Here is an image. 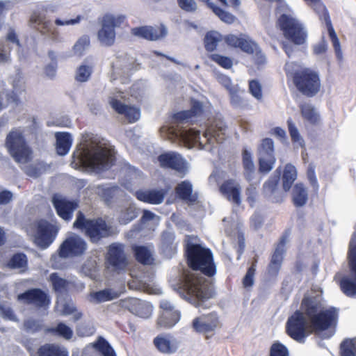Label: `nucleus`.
<instances>
[{"label":"nucleus","mask_w":356,"mask_h":356,"mask_svg":"<svg viewBox=\"0 0 356 356\" xmlns=\"http://www.w3.org/2000/svg\"><path fill=\"white\" fill-rule=\"evenodd\" d=\"M314 293L310 292L305 296L300 309L287 321V334L298 342H303L313 332L320 334L336 323L337 310L323 307L321 295Z\"/></svg>","instance_id":"nucleus-1"},{"label":"nucleus","mask_w":356,"mask_h":356,"mask_svg":"<svg viewBox=\"0 0 356 356\" xmlns=\"http://www.w3.org/2000/svg\"><path fill=\"white\" fill-rule=\"evenodd\" d=\"M203 111L202 104L193 100L191 110L175 114L173 125L163 126L160 129L161 136L170 140L179 139L188 148L198 145L200 149L211 150L210 145L213 144V140L221 143L225 138L226 126L222 121L216 120L207 128L202 136H200L198 131L181 125L185 122L193 121V118L200 116Z\"/></svg>","instance_id":"nucleus-2"},{"label":"nucleus","mask_w":356,"mask_h":356,"mask_svg":"<svg viewBox=\"0 0 356 356\" xmlns=\"http://www.w3.org/2000/svg\"><path fill=\"white\" fill-rule=\"evenodd\" d=\"M75 161L94 171L109 168L114 160V151L104 140L91 139L73 154Z\"/></svg>","instance_id":"nucleus-3"},{"label":"nucleus","mask_w":356,"mask_h":356,"mask_svg":"<svg viewBox=\"0 0 356 356\" xmlns=\"http://www.w3.org/2000/svg\"><path fill=\"white\" fill-rule=\"evenodd\" d=\"M198 241L196 236L186 237L188 262L193 270H200L202 273L211 277L216 272L212 254L208 249L200 245Z\"/></svg>","instance_id":"nucleus-4"},{"label":"nucleus","mask_w":356,"mask_h":356,"mask_svg":"<svg viewBox=\"0 0 356 356\" xmlns=\"http://www.w3.org/2000/svg\"><path fill=\"white\" fill-rule=\"evenodd\" d=\"M184 291L190 296V301H194L196 307H209L207 300L210 298L209 282L199 273H190L184 277Z\"/></svg>","instance_id":"nucleus-5"},{"label":"nucleus","mask_w":356,"mask_h":356,"mask_svg":"<svg viewBox=\"0 0 356 356\" xmlns=\"http://www.w3.org/2000/svg\"><path fill=\"white\" fill-rule=\"evenodd\" d=\"M59 229L58 225L42 219L30 223L26 229L33 242L41 249H46L53 243Z\"/></svg>","instance_id":"nucleus-6"},{"label":"nucleus","mask_w":356,"mask_h":356,"mask_svg":"<svg viewBox=\"0 0 356 356\" xmlns=\"http://www.w3.org/2000/svg\"><path fill=\"white\" fill-rule=\"evenodd\" d=\"M86 243L82 238L74 234H70L60 245L58 254L51 257V266L54 268H63V259L79 256L86 251Z\"/></svg>","instance_id":"nucleus-7"},{"label":"nucleus","mask_w":356,"mask_h":356,"mask_svg":"<svg viewBox=\"0 0 356 356\" xmlns=\"http://www.w3.org/2000/svg\"><path fill=\"white\" fill-rule=\"evenodd\" d=\"M5 145L17 163L25 164L32 159V151L26 145L21 129H12L6 137Z\"/></svg>","instance_id":"nucleus-8"},{"label":"nucleus","mask_w":356,"mask_h":356,"mask_svg":"<svg viewBox=\"0 0 356 356\" xmlns=\"http://www.w3.org/2000/svg\"><path fill=\"white\" fill-rule=\"evenodd\" d=\"M73 226L76 229H80L90 237L93 242L98 241L101 238L111 235L113 231L104 220H88L79 212Z\"/></svg>","instance_id":"nucleus-9"},{"label":"nucleus","mask_w":356,"mask_h":356,"mask_svg":"<svg viewBox=\"0 0 356 356\" xmlns=\"http://www.w3.org/2000/svg\"><path fill=\"white\" fill-rule=\"evenodd\" d=\"M294 84L302 94L308 97L316 95L321 88L318 72L309 68L296 76Z\"/></svg>","instance_id":"nucleus-10"},{"label":"nucleus","mask_w":356,"mask_h":356,"mask_svg":"<svg viewBox=\"0 0 356 356\" xmlns=\"http://www.w3.org/2000/svg\"><path fill=\"white\" fill-rule=\"evenodd\" d=\"M284 36L296 44L305 42L307 34L301 24L290 13H283L278 19Z\"/></svg>","instance_id":"nucleus-11"},{"label":"nucleus","mask_w":356,"mask_h":356,"mask_svg":"<svg viewBox=\"0 0 356 356\" xmlns=\"http://www.w3.org/2000/svg\"><path fill=\"white\" fill-rule=\"evenodd\" d=\"M284 36L296 44L305 42L307 34L301 24L290 13H283L278 19Z\"/></svg>","instance_id":"nucleus-12"},{"label":"nucleus","mask_w":356,"mask_h":356,"mask_svg":"<svg viewBox=\"0 0 356 356\" xmlns=\"http://www.w3.org/2000/svg\"><path fill=\"white\" fill-rule=\"evenodd\" d=\"M124 19L122 15H106L104 17L102 27L97 32V39L101 45L111 47L114 44L115 28L120 26Z\"/></svg>","instance_id":"nucleus-13"},{"label":"nucleus","mask_w":356,"mask_h":356,"mask_svg":"<svg viewBox=\"0 0 356 356\" xmlns=\"http://www.w3.org/2000/svg\"><path fill=\"white\" fill-rule=\"evenodd\" d=\"M123 92L117 91L109 96L110 106L119 114H123L130 123L138 121L140 118V108L136 106H130L124 104Z\"/></svg>","instance_id":"nucleus-14"},{"label":"nucleus","mask_w":356,"mask_h":356,"mask_svg":"<svg viewBox=\"0 0 356 356\" xmlns=\"http://www.w3.org/2000/svg\"><path fill=\"white\" fill-rule=\"evenodd\" d=\"M160 309L161 314L156 321L159 328H170L179 322L180 313L168 300H162Z\"/></svg>","instance_id":"nucleus-15"},{"label":"nucleus","mask_w":356,"mask_h":356,"mask_svg":"<svg viewBox=\"0 0 356 356\" xmlns=\"http://www.w3.org/2000/svg\"><path fill=\"white\" fill-rule=\"evenodd\" d=\"M113 69L115 74L128 78L139 69V65L134 56L124 54L117 57L113 65Z\"/></svg>","instance_id":"nucleus-16"},{"label":"nucleus","mask_w":356,"mask_h":356,"mask_svg":"<svg viewBox=\"0 0 356 356\" xmlns=\"http://www.w3.org/2000/svg\"><path fill=\"white\" fill-rule=\"evenodd\" d=\"M159 161L161 166L172 168L182 175H185L188 169V163L179 154L174 152L160 155Z\"/></svg>","instance_id":"nucleus-17"},{"label":"nucleus","mask_w":356,"mask_h":356,"mask_svg":"<svg viewBox=\"0 0 356 356\" xmlns=\"http://www.w3.org/2000/svg\"><path fill=\"white\" fill-rule=\"evenodd\" d=\"M122 306L132 314L143 318L151 316L153 312V307L149 302L134 298L124 300Z\"/></svg>","instance_id":"nucleus-18"},{"label":"nucleus","mask_w":356,"mask_h":356,"mask_svg":"<svg viewBox=\"0 0 356 356\" xmlns=\"http://www.w3.org/2000/svg\"><path fill=\"white\" fill-rule=\"evenodd\" d=\"M51 202L58 215L66 221L72 218L73 212L77 208V204L75 202L70 201L59 194H56L52 197Z\"/></svg>","instance_id":"nucleus-19"},{"label":"nucleus","mask_w":356,"mask_h":356,"mask_svg":"<svg viewBox=\"0 0 356 356\" xmlns=\"http://www.w3.org/2000/svg\"><path fill=\"white\" fill-rule=\"evenodd\" d=\"M108 261L115 270H124L127 267L128 261L122 245L112 244L109 246Z\"/></svg>","instance_id":"nucleus-20"},{"label":"nucleus","mask_w":356,"mask_h":356,"mask_svg":"<svg viewBox=\"0 0 356 356\" xmlns=\"http://www.w3.org/2000/svg\"><path fill=\"white\" fill-rule=\"evenodd\" d=\"M156 348L163 354H172L179 348L177 339L170 334H160L153 341Z\"/></svg>","instance_id":"nucleus-21"},{"label":"nucleus","mask_w":356,"mask_h":356,"mask_svg":"<svg viewBox=\"0 0 356 356\" xmlns=\"http://www.w3.org/2000/svg\"><path fill=\"white\" fill-rule=\"evenodd\" d=\"M219 326L218 318L216 313H211L195 318L193 321V328L199 332L208 333L214 331Z\"/></svg>","instance_id":"nucleus-22"},{"label":"nucleus","mask_w":356,"mask_h":356,"mask_svg":"<svg viewBox=\"0 0 356 356\" xmlns=\"http://www.w3.org/2000/svg\"><path fill=\"white\" fill-rule=\"evenodd\" d=\"M17 300L24 304H32L42 307L49 304L47 294L40 289H31L18 295Z\"/></svg>","instance_id":"nucleus-23"},{"label":"nucleus","mask_w":356,"mask_h":356,"mask_svg":"<svg viewBox=\"0 0 356 356\" xmlns=\"http://www.w3.org/2000/svg\"><path fill=\"white\" fill-rule=\"evenodd\" d=\"M167 32V29L163 26L155 28L152 26H143L134 28L131 30L133 35L149 40H157L165 36Z\"/></svg>","instance_id":"nucleus-24"},{"label":"nucleus","mask_w":356,"mask_h":356,"mask_svg":"<svg viewBox=\"0 0 356 356\" xmlns=\"http://www.w3.org/2000/svg\"><path fill=\"white\" fill-rule=\"evenodd\" d=\"M220 191L229 201L236 205L241 204V187L235 180L229 179L225 181L220 187Z\"/></svg>","instance_id":"nucleus-25"},{"label":"nucleus","mask_w":356,"mask_h":356,"mask_svg":"<svg viewBox=\"0 0 356 356\" xmlns=\"http://www.w3.org/2000/svg\"><path fill=\"white\" fill-rule=\"evenodd\" d=\"M56 309L60 315L73 314L74 321L79 320L81 317V314L76 312L74 305L71 300H67L61 296L58 298Z\"/></svg>","instance_id":"nucleus-26"},{"label":"nucleus","mask_w":356,"mask_h":356,"mask_svg":"<svg viewBox=\"0 0 356 356\" xmlns=\"http://www.w3.org/2000/svg\"><path fill=\"white\" fill-rule=\"evenodd\" d=\"M164 195L165 193L163 190L139 191L136 193L138 200L154 204H161L163 200Z\"/></svg>","instance_id":"nucleus-27"},{"label":"nucleus","mask_w":356,"mask_h":356,"mask_svg":"<svg viewBox=\"0 0 356 356\" xmlns=\"http://www.w3.org/2000/svg\"><path fill=\"white\" fill-rule=\"evenodd\" d=\"M243 167L245 179L250 181L256 175V167L252 159V152L244 149L242 154Z\"/></svg>","instance_id":"nucleus-28"},{"label":"nucleus","mask_w":356,"mask_h":356,"mask_svg":"<svg viewBox=\"0 0 356 356\" xmlns=\"http://www.w3.org/2000/svg\"><path fill=\"white\" fill-rule=\"evenodd\" d=\"M177 195L184 201L193 203L196 201L197 196L193 193V186L189 181H183L176 187Z\"/></svg>","instance_id":"nucleus-29"},{"label":"nucleus","mask_w":356,"mask_h":356,"mask_svg":"<svg viewBox=\"0 0 356 356\" xmlns=\"http://www.w3.org/2000/svg\"><path fill=\"white\" fill-rule=\"evenodd\" d=\"M56 138V149L60 156L67 154L72 145L71 136L66 132H58L55 134Z\"/></svg>","instance_id":"nucleus-30"},{"label":"nucleus","mask_w":356,"mask_h":356,"mask_svg":"<svg viewBox=\"0 0 356 356\" xmlns=\"http://www.w3.org/2000/svg\"><path fill=\"white\" fill-rule=\"evenodd\" d=\"M120 293V292L113 289H106L97 292L91 293L88 297V300L92 303L97 304L115 299L119 297Z\"/></svg>","instance_id":"nucleus-31"},{"label":"nucleus","mask_w":356,"mask_h":356,"mask_svg":"<svg viewBox=\"0 0 356 356\" xmlns=\"http://www.w3.org/2000/svg\"><path fill=\"white\" fill-rule=\"evenodd\" d=\"M325 22L327 32L330 38V40L332 43L333 47L335 51L336 56L338 59L341 60L343 58V54L341 49V44L336 34V32L332 25L331 21L330 19L329 15H325V19H323Z\"/></svg>","instance_id":"nucleus-32"},{"label":"nucleus","mask_w":356,"mask_h":356,"mask_svg":"<svg viewBox=\"0 0 356 356\" xmlns=\"http://www.w3.org/2000/svg\"><path fill=\"white\" fill-rule=\"evenodd\" d=\"M138 216L137 209L132 203H127L120 211L119 221L121 224L126 225Z\"/></svg>","instance_id":"nucleus-33"},{"label":"nucleus","mask_w":356,"mask_h":356,"mask_svg":"<svg viewBox=\"0 0 356 356\" xmlns=\"http://www.w3.org/2000/svg\"><path fill=\"white\" fill-rule=\"evenodd\" d=\"M292 196L296 206L302 207L305 205L308 200L307 188L302 184L298 183L296 184L293 189Z\"/></svg>","instance_id":"nucleus-34"},{"label":"nucleus","mask_w":356,"mask_h":356,"mask_svg":"<svg viewBox=\"0 0 356 356\" xmlns=\"http://www.w3.org/2000/svg\"><path fill=\"white\" fill-rule=\"evenodd\" d=\"M222 40L223 37L219 32L216 31L207 32L204 39L206 50L208 51H213Z\"/></svg>","instance_id":"nucleus-35"},{"label":"nucleus","mask_w":356,"mask_h":356,"mask_svg":"<svg viewBox=\"0 0 356 356\" xmlns=\"http://www.w3.org/2000/svg\"><path fill=\"white\" fill-rule=\"evenodd\" d=\"M128 285L131 289L143 291L148 293L159 294L161 293L160 289H155L153 286L138 277H133L131 281H129Z\"/></svg>","instance_id":"nucleus-36"},{"label":"nucleus","mask_w":356,"mask_h":356,"mask_svg":"<svg viewBox=\"0 0 356 356\" xmlns=\"http://www.w3.org/2000/svg\"><path fill=\"white\" fill-rule=\"evenodd\" d=\"M302 118L312 124L320 122L321 118L316 108L311 104H305L300 107Z\"/></svg>","instance_id":"nucleus-37"},{"label":"nucleus","mask_w":356,"mask_h":356,"mask_svg":"<svg viewBox=\"0 0 356 356\" xmlns=\"http://www.w3.org/2000/svg\"><path fill=\"white\" fill-rule=\"evenodd\" d=\"M136 259L145 265H150L154 261L152 250L145 246H138L134 248Z\"/></svg>","instance_id":"nucleus-38"},{"label":"nucleus","mask_w":356,"mask_h":356,"mask_svg":"<svg viewBox=\"0 0 356 356\" xmlns=\"http://www.w3.org/2000/svg\"><path fill=\"white\" fill-rule=\"evenodd\" d=\"M296 178L297 170L296 167L291 164L286 165L282 177L283 188L286 191L291 188L292 184Z\"/></svg>","instance_id":"nucleus-39"},{"label":"nucleus","mask_w":356,"mask_h":356,"mask_svg":"<svg viewBox=\"0 0 356 356\" xmlns=\"http://www.w3.org/2000/svg\"><path fill=\"white\" fill-rule=\"evenodd\" d=\"M39 356H67V352L63 348L54 344H46L38 350Z\"/></svg>","instance_id":"nucleus-40"},{"label":"nucleus","mask_w":356,"mask_h":356,"mask_svg":"<svg viewBox=\"0 0 356 356\" xmlns=\"http://www.w3.org/2000/svg\"><path fill=\"white\" fill-rule=\"evenodd\" d=\"M341 287L346 296L356 297V274L343 277Z\"/></svg>","instance_id":"nucleus-41"},{"label":"nucleus","mask_w":356,"mask_h":356,"mask_svg":"<svg viewBox=\"0 0 356 356\" xmlns=\"http://www.w3.org/2000/svg\"><path fill=\"white\" fill-rule=\"evenodd\" d=\"M289 132L293 143L296 147H303L305 146V140L300 134V131L296 124L291 120L287 121Z\"/></svg>","instance_id":"nucleus-42"},{"label":"nucleus","mask_w":356,"mask_h":356,"mask_svg":"<svg viewBox=\"0 0 356 356\" xmlns=\"http://www.w3.org/2000/svg\"><path fill=\"white\" fill-rule=\"evenodd\" d=\"M259 171L262 173L269 172L273 168L275 163V158L273 156H268L264 153L259 156Z\"/></svg>","instance_id":"nucleus-43"},{"label":"nucleus","mask_w":356,"mask_h":356,"mask_svg":"<svg viewBox=\"0 0 356 356\" xmlns=\"http://www.w3.org/2000/svg\"><path fill=\"white\" fill-rule=\"evenodd\" d=\"M348 259L350 269L356 273V232L350 242Z\"/></svg>","instance_id":"nucleus-44"},{"label":"nucleus","mask_w":356,"mask_h":356,"mask_svg":"<svg viewBox=\"0 0 356 356\" xmlns=\"http://www.w3.org/2000/svg\"><path fill=\"white\" fill-rule=\"evenodd\" d=\"M243 91L240 90L238 86H235L234 89H230L229 95L231 104L235 107H243L245 106V100L242 97Z\"/></svg>","instance_id":"nucleus-45"},{"label":"nucleus","mask_w":356,"mask_h":356,"mask_svg":"<svg viewBox=\"0 0 356 356\" xmlns=\"http://www.w3.org/2000/svg\"><path fill=\"white\" fill-rule=\"evenodd\" d=\"M26 257L24 254H17L13 255L8 262V266L12 268L20 269L21 270H24L26 267Z\"/></svg>","instance_id":"nucleus-46"},{"label":"nucleus","mask_w":356,"mask_h":356,"mask_svg":"<svg viewBox=\"0 0 356 356\" xmlns=\"http://www.w3.org/2000/svg\"><path fill=\"white\" fill-rule=\"evenodd\" d=\"M307 69L308 68L295 62H287L285 65L286 72L287 75L291 76L293 78V83L295 82V78L296 76L301 74L305 70Z\"/></svg>","instance_id":"nucleus-47"},{"label":"nucleus","mask_w":356,"mask_h":356,"mask_svg":"<svg viewBox=\"0 0 356 356\" xmlns=\"http://www.w3.org/2000/svg\"><path fill=\"white\" fill-rule=\"evenodd\" d=\"M118 192L119 190L116 187L104 188L100 186L97 188V193L107 203L109 202L110 200L117 195Z\"/></svg>","instance_id":"nucleus-48"},{"label":"nucleus","mask_w":356,"mask_h":356,"mask_svg":"<svg viewBox=\"0 0 356 356\" xmlns=\"http://www.w3.org/2000/svg\"><path fill=\"white\" fill-rule=\"evenodd\" d=\"M239 48L246 53L252 54L257 51V44L249 36L243 35Z\"/></svg>","instance_id":"nucleus-49"},{"label":"nucleus","mask_w":356,"mask_h":356,"mask_svg":"<svg viewBox=\"0 0 356 356\" xmlns=\"http://www.w3.org/2000/svg\"><path fill=\"white\" fill-rule=\"evenodd\" d=\"M342 356H356V339L341 343Z\"/></svg>","instance_id":"nucleus-50"},{"label":"nucleus","mask_w":356,"mask_h":356,"mask_svg":"<svg viewBox=\"0 0 356 356\" xmlns=\"http://www.w3.org/2000/svg\"><path fill=\"white\" fill-rule=\"evenodd\" d=\"M274 152V143L270 138H265L262 140L261 145L259 147V156H262L264 153L268 156H273Z\"/></svg>","instance_id":"nucleus-51"},{"label":"nucleus","mask_w":356,"mask_h":356,"mask_svg":"<svg viewBox=\"0 0 356 356\" xmlns=\"http://www.w3.org/2000/svg\"><path fill=\"white\" fill-rule=\"evenodd\" d=\"M211 8L213 13L218 15L222 22L227 24H232L234 22L236 18L231 13L224 11L217 6H211Z\"/></svg>","instance_id":"nucleus-52"},{"label":"nucleus","mask_w":356,"mask_h":356,"mask_svg":"<svg viewBox=\"0 0 356 356\" xmlns=\"http://www.w3.org/2000/svg\"><path fill=\"white\" fill-rule=\"evenodd\" d=\"M97 348L101 352L103 356H115L113 349L108 343L103 339H99L95 344Z\"/></svg>","instance_id":"nucleus-53"},{"label":"nucleus","mask_w":356,"mask_h":356,"mask_svg":"<svg viewBox=\"0 0 356 356\" xmlns=\"http://www.w3.org/2000/svg\"><path fill=\"white\" fill-rule=\"evenodd\" d=\"M210 58L222 67L229 69L232 66V60L227 56H224L218 54H213L210 56Z\"/></svg>","instance_id":"nucleus-54"},{"label":"nucleus","mask_w":356,"mask_h":356,"mask_svg":"<svg viewBox=\"0 0 356 356\" xmlns=\"http://www.w3.org/2000/svg\"><path fill=\"white\" fill-rule=\"evenodd\" d=\"M284 244L285 241L284 238H282L280 241V243L277 245L273 254L272 257L271 261L273 262L275 264H282V259H283V254L284 252Z\"/></svg>","instance_id":"nucleus-55"},{"label":"nucleus","mask_w":356,"mask_h":356,"mask_svg":"<svg viewBox=\"0 0 356 356\" xmlns=\"http://www.w3.org/2000/svg\"><path fill=\"white\" fill-rule=\"evenodd\" d=\"M90 40L88 36H83L79 38L73 47L74 53L81 55L88 47Z\"/></svg>","instance_id":"nucleus-56"},{"label":"nucleus","mask_w":356,"mask_h":356,"mask_svg":"<svg viewBox=\"0 0 356 356\" xmlns=\"http://www.w3.org/2000/svg\"><path fill=\"white\" fill-rule=\"evenodd\" d=\"M91 67L86 65L80 66L76 74V79L80 82H85L88 80L91 75Z\"/></svg>","instance_id":"nucleus-57"},{"label":"nucleus","mask_w":356,"mask_h":356,"mask_svg":"<svg viewBox=\"0 0 356 356\" xmlns=\"http://www.w3.org/2000/svg\"><path fill=\"white\" fill-rule=\"evenodd\" d=\"M257 259H254L252 265L248 268V272L243 280L244 287H250L254 284V276L256 270Z\"/></svg>","instance_id":"nucleus-58"},{"label":"nucleus","mask_w":356,"mask_h":356,"mask_svg":"<svg viewBox=\"0 0 356 356\" xmlns=\"http://www.w3.org/2000/svg\"><path fill=\"white\" fill-rule=\"evenodd\" d=\"M308 5L312 6L319 15L321 19H325V15H328L325 6L321 0H304Z\"/></svg>","instance_id":"nucleus-59"},{"label":"nucleus","mask_w":356,"mask_h":356,"mask_svg":"<svg viewBox=\"0 0 356 356\" xmlns=\"http://www.w3.org/2000/svg\"><path fill=\"white\" fill-rule=\"evenodd\" d=\"M179 7L188 13H193L197 9L195 0H177Z\"/></svg>","instance_id":"nucleus-60"},{"label":"nucleus","mask_w":356,"mask_h":356,"mask_svg":"<svg viewBox=\"0 0 356 356\" xmlns=\"http://www.w3.org/2000/svg\"><path fill=\"white\" fill-rule=\"evenodd\" d=\"M54 330L66 339H70L72 337L73 332L72 329L64 323H60Z\"/></svg>","instance_id":"nucleus-61"},{"label":"nucleus","mask_w":356,"mask_h":356,"mask_svg":"<svg viewBox=\"0 0 356 356\" xmlns=\"http://www.w3.org/2000/svg\"><path fill=\"white\" fill-rule=\"evenodd\" d=\"M279 181V177L275 176L268 179L264 186V191L268 195L275 193Z\"/></svg>","instance_id":"nucleus-62"},{"label":"nucleus","mask_w":356,"mask_h":356,"mask_svg":"<svg viewBox=\"0 0 356 356\" xmlns=\"http://www.w3.org/2000/svg\"><path fill=\"white\" fill-rule=\"evenodd\" d=\"M50 280L56 291H61L67 286V282L59 277L56 274L52 273L50 275Z\"/></svg>","instance_id":"nucleus-63"},{"label":"nucleus","mask_w":356,"mask_h":356,"mask_svg":"<svg viewBox=\"0 0 356 356\" xmlns=\"http://www.w3.org/2000/svg\"><path fill=\"white\" fill-rule=\"evenodd\" d=\"M270 356H288L287 349L284 345L275 343L270 348Z\"/></svg>","instance_id":"nucleus-64"}]
</instances>
